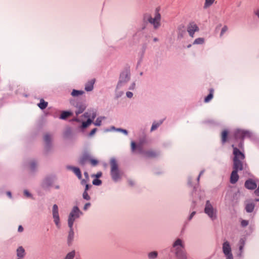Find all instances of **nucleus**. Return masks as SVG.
Returning a JSON list of instances; mask_svg holds the SVG:
<instances>
[{"mask_svg": "<svg viewBox=\"0 0 259 259\" xmlns=\"http://www.w3.org/2000/svg\"><path fill=\"white\" fill-rule=\"evenodd\" d=\"M82 197L83 199L87 200H89L91 199L90 196L89 195L88 192L86 191H84V192L83 193Z\"/></svg>", "mask_w": 259, "mask_h": 259, "instance_id": "a19ab883", "label": "nucleus"}, {"mask_svg": "<svg viewBox=\"0 0 259 259\" xmlns=\"http://www.w3.org/2000/svg\"><path fill=\"white\" fill-rule=\"evenodd\" d=\"M101 176H102V172H99L96 174V177L98 178L101 177Z\"/></svg>", "mask_w": 259, "mask_h": 259, "instance_id": "4d7b16f0", "label": "nucleus"}, {"mask_svg": "<svg viewBox=\"0 0 259 259\" xmlns=\"http://www.w3.org/2000/svg\"><path fill=\"white\" fill-rule=\"evenodd\" d=\"M121 89V88H117V85H116L115 91V96L116 98L121 97L123 94V92L120 90Z\"/></svg>", "mask_w": 259, "mask_h": 259, "instance_id": "bb28decb", "label": "nucleus"}, {"mask_svg": "<svg viewBox=\"0 0 259 259\" xmlns=\"http://www.w3.org/2000/svg\"><path fill=\"white\" fill-rule=\"evenodd\" d=\"M228 132L226 131H224L222 134V140L223 143L226 141Z\"/></svg>", "mask_w": 259, "mask_h": 259, "instance_id": "e433bc0d", "label": "nucleus"}, {"mask_svg": "<svg viewBox=\"0 0 259 259\" xmlns=\"http://www.w3.org/2000/svg\"><path fill=\"white\" fill-rule=\"evenodd\" d=\"M96 131H97V129H96V128H94V129H93V130L91 131V133H90V135L91 136H92L94 135L95 134V133L96 132Z\"/></svg>", "mask_w": 259, "mask_h": 259, "instance_id": "603ef678", "label": "nucleus"}, {"mask_svg": "<svg viewBox=\"0 0 259 259\" xmlns=\"http://www.w3.org/2000/svg\"><path fill=\"white\" fill-rule=\"evenodd\" d=\"M69 168L74 172V173L77 176L78 179H81V174L80 169L76 167H69Z\"/></svg>", "mask_w": 259, "mask_h": 259, "instance_id": "393cba45", "label": "nucleus"}, {"mask_svg": "<svg viewBox=\"0 0 259 259\" xmlns=\"http://www.w3.org/2000/svg\"><path fill=\"white\" fill-rule=\"evenodd\" d=\"M112 130H114V131H116V128L115 127L112 126Z\"/></svg>", "mask_w": 259, "mask_h": 259, "instance_id": "69168bd1", "label": "nucleus"}, {"mask_svg": "<svg viewBox=\"0 0 259 259\" xmlns=\"http://www.w3.org/2000/svg\"><path fill=\"white\" fill-rule=\"evenodd\" d=\"M52 214L53 222L57 228H60L61 226L60 217L58 206L55 204H53L52 208Z\"/></svg>", "mask_w": 259, "mask_h": 259, "instance_id": "6e6552de", "label": "nucleus"}, {"mask_svg": "<svg viewBox=\"0 0 259 259\" xmlns=\"http://www.w3.org/2000/svg\"><path fill=\"white\" fill-rule=\"evenodd\" d=\"M87 160H89L91 162V164L94 166L96 165L98 163L97 160L91 159L90 158V155L88 154L83 155L82 157L80 158V163L83 164L85 163Z\"/></svg>", "mask_w": 259, "mask_h": 259, "instance_id": "f8f14e48", "label": "nucleus"}, {"mask_svg": "<svg viewBox=\"0 0 259 259\" xmlns=\"http://www.w3.org/2000/svg\"><path fill=\"white\" fill-rule=\"evenodd\" d=\"M146 155L148 157H153L156 155V153L153 151H149L145 153Z\"/></svg>", "mask_w": 259, "mask_h": 259, "instance_id": "58836bf2", "label": "nucleus"}, {"mask_svg": "<svg viewBox=\"0 0 259 259\" xmlns=\"http://www.w3.org/2000/svg\"><path fill=\"white\" fill-rule=\"evenodd\" d=\"M91 206L90 203H87L83 206V210H87Z\"/></svg>", "mask_w": 259, "mask_h": 259, "instance_id": "8fccbe9b", "label": "nucleus"}, {"mask_svg": "<svg viewBox=\"0 0 259 259\" xmlns=\"http://www.w3.org/2000/svg\"><path fill=\"white\" fill-rule=\"evenodd\" d=\"M93 184L95 185L99 186L101 184V181L98 179H95L93 181Z\"/></svg>", "mask_w": 259, "mask_h": 259, "instance_id": "c03bdc74", "label": "nucleus"}, {"mask_svg": "<svg viewBox=\"0 0 259 259\" xmlns=\"http://www.w3.org/2000/svg\"><path fill=\"white\" fill-rule=\"evenodd\" d=\"M254 208V204L252 202H248L246 203L245 206V209L247 212H252Z\"/></svg>", "mask_w": 259, "mask_h": 259, "instance_id": "5701e85b", "label": "nucleus"}, {"mask_svg": "<svg viewBox=\"0 0 259 259\" xmlns=\"http://www.w3.org/2000/svg\"><path fill=\"white\" fill-rule=\"evenodd\" d=\"M37 162L34 160L30 161V162L29 163V165H28L29 169L32 171L35 170L37 167Z\"/></svg>", "mask_w": 259, "mask_h": 259, "instance_id": "a878e982", "label": "nucleus"}, {"mask_svg": "<svg viewBox=\"0 0 259 259\" xmlns=\"http://www.w3.org/2000/svg\"><path fill=\"white\" fill-rule=\"evenodd\" d=\"M48 106V102L44 101L43 99H41L40 100V102L39 104H38V106L41 109H45Z\"/></svg>", "mask_w": 259, "mask_h": 259, "instance_id": "c756f323", "label": "nucleus"}, {"mask_svg": "<svg viewBox=\"0 0 259 259\" xmlns=\"http://www.w3.org/2000/svg\"><path fill=\"white\" fill-rule=\"evenodd\" d=\"M246 240L245 238H241L238 242V246H239V252L238 254V255L241 256H242L243 252V247L245 244Z\"/></svg>", "mask_w": 259, "mask_h": 259, "instance_id": "4468645a", "label": "nucleus"}, {"mask_svg": "<svg viewBox=\"0 0 259 259\" xmlns=\"http://www.w3.org/2000/svg\"><path fill=\"white\" fill-rule=\"evenodd\" d=\"M255 14L259 18V9H257L255 11Z\"/></svg>", "mask_w": 259, "mask_h": 259, "instance_id": "6e6d98bb", "label": "nucleus"}, {"mask_svg": "<svg viewBox=\"0 0 259 259\" xmlns=\"http://www.w3.org/2000/svg\"><path fill=\"white\" fill-rule=\"evenodd\" d=\"M104 119V117H99L97 118L95 122H94V124L96 126H100L101 124V122Z\"/></svg>", "mask_w": 259, "mask_h": 259, "instance_id": "c9c22d12", "label": "nucleus"}, {"mask_svg": "<svg viewBox=\"0 0 259 259\" xmlns=\"http://www.w3.org/2000/svg\"><path fill=\"white\" fill-rule=\"evenodd\" d=\"M23 194H24V195L27 198H32V194L27 190H24L23 191Z\"/></svg>", "mask_w": 259, "mask_h": 259, "instance_id": "ea45409f", "label": "nucleus"}, {"mask_svg": "<svg viewBox=\"0 0 259 259\" xmlns=\"http://www.w3.org/2000/svg\"><path fill=\"white\" fill-rule=\"evenodd\" d=\"M110 175L112 179L114 182L120 181L122 177V172L119 169L117 160L114 158H111L110 160Z\"/></svg>", "mask_w": 259, "mask_h": 259, "instance_id": "f257e3e1", "label": "nucleus"}, {"mask_svg": "<svg viewBox=\"0 0 259 259\" xmlns=\"http://www.w3.org/2000/svg\"><path fill=\"white\" fill-rule=\"evenodd\" d=\"M203 172H204V170H202V171H200V172L199 174V175L198 176V178L197 179L198 181H199L200 177L203 174Z\"/></svg>", "mask_w": 259, "mask_h": 259, "instance_id": "052dcab7", "label": "nucleus"}, {"mask_svg": "<svg viewBox=\"0 0 259 259\" xmlns=\"http://www.w3.org/2000/svg\"><path fill=\"white\" fill-rule=\"evenodd\" d=\"M44 139L46 146L49 147L52 141V136L49 134H46L44 137Z\"/></svg>", "mask_w": 259, "mask_h": 259, "instance_id": "412c9836", "label": "nucleus"}, {"mask_svg": "<svg viewBox=\"0 0 259 259\" xmlns=\"http://www.w3.org/2000/svg\"><path fill=\"white\" fill-rule=\"evenodd\" d=\"M237 171L236 170H233L232 172L231 178H230V182L232 184L235 183L238 180V175L237 174Z\"/></svg>", "mask_w": 259, "mask_h": 259, "instance_id": "a211bd4d", "label": "nucleus"}, {"mask_svg": "<svg viewBox=\"0 0 259 259\" xmlns=\"http://www.w3.org/2000/svg\"><path fill=\"white\" fill-rule=\"evenodd\" d=\"M18 232H22L23 231V228L21 226H19L18 229Z\"/></svg>", "mask_w": 259, "mask_h": 259, "instance_id": "5fc2aeb1", "label": "nucleus"}, {"mask_svg": "<svg viewBox=\"0 0 259 259\" xmlns=\"http://www.w3.org/2000/svg\"><path fill=\"white\" fill-rule=\"evenodd\" d=\"M84 175H85V177H86V178H88V173H87V172H84Z\"/></svg>", "mask_w": 259, "mask_h": 259, "instance_id": "0e129e2a", "label": "nucleus"}, {"mask_svg": "<svg viewBox=\"0 0 259 259\" xmlns=\"http://www.w3.org/2000/svg\"><path fill=\"white\" fill-rule=\"evenodd\" d=\"M245 186L246 188L248 189H254L256 187V184L251 180H249L246 181Z\"/></svg>", "mask_w": 259, "mask_h": 259, "instance_id": "f3484780", "label": "nucleus"}, {"mask_svg": "<svg viewBox=\"0 0 259 259\" xmlns=\"http://www.w3.org/2000/svg\"><path fill=\"white\" fill-rule=\"evenodd\" d=\"M137 150L141 151V146L140 145H137Z\"/></svg>", "mask_w": 259, "mask_h": 259, "instance_id": "13d9d810", "label": "nucleus"}, {"mask_svg": "<svg viewBox=\"0 0 259 259\" xmlns=\"http://www.w3.org/2000/svg\"><path fill=\"white\" fill-rule=\"evenodd\" d=\"M126 96L128 98H132L133 96V94L132 92L128 91L126 93Z\"/></svg>", "mask_w": 259, "mask_h": 259, "instance_id": "09e8293b", "label": "nucleus"}, {"mask_svg": "<svg viewBox=\"0 0 259 259\" xmlns=\"http://www.w3.org/2000/svg\"><path fill=\"white\" fill-rule=\"evenodd\" d=\"M93 120L91 118H88L87 121H83L82 122L81 127L82 128H86L89 126L92 122Z\"/></svg>", "mask_w": 259, "mask_h": 259, "instance_id": "2f4dec72", "label": "nucleus"}, {"mask_svg": "<svg viewBox=\"0 0 259 259\" xmlns=\"http://www.w3.org/2000/svg\"><path fill=\"white\" fill-rule=\"evenodd\" d=\"M75 255V250H72L68 252L65 257V259H73Z\"/></svg>", "mask_w": 259, "mask_h": 259, "instance_id": "473e14b6", "label": "nucleus"}, {"mask_svg": "<svg viewBox=\"0 0 259 259\" xmlns=\"http://www.w3.org/2000/svg\"><path fill=\"white\" fill-rule=\"evenodd\" d=\"M185 246L184 241L180 238H177L173 242L171 250L175 254L184 251Z\"/></svg>", "mask_w": 259, "mask_h": 259, "instance_id": "0eeeda50", "label": "nucleus"}, {"mask_svg": "<svg viewBox=\"0 0 259 259\" xmlns=\"http://www.w3.org/2000/svg\"><path fill=\"white\" fill-rule=\"evenodd\" d=\"M215 1V0H204V3L203 7V9L206 10L210 8L214 3Z\"/></svg>", "mask_w": 259, "mask_h": 259, "instance_id": "4be33fe9", "label": "nucleus"}, {"mask_svg": "<svg viewBox=\"0 0 259 259\" xmlns=\"http://www.w3.org/2000/svg\"><path fill=\"white\" fill-rule=\"evenodd\" d=\"M222 250L226 259H233L231 244L228 241H224L222 244Z\"/></svg>", "mask_w": 259, "mask_h": 259, "instance_id": "1a4fd4ad", "label": "nucleus"}, {"mask_svg": "<svg viewBox=\"0 0 259 259\" xmlns=\"http://www.w3.org/2000/svg\"><path fill=\"white\" fill-rule=\"evenodd\" d=\"M116 131L121 132L125 135H127V134H128L127 131L125 129L118 128L116 129Z\"/></svg>", "mask_w": 259, "mask_h": 259, "instance_id": "79ce46f5", "label": "nucleus"}, {"mask_svg": "<svg viewBox=\"0 0 259 259\" xmlns=\"http://www.w3.org/2000/svg\"><path fill=\"white\" fill-rule=\"evenodd\" d=\"M77 110L75 111L76 115L82 113L86 108V106L84 104H78L76 106Z\"/></svg>", "mask_w": 259, "mask_h": 259, "instance_id": "aec40b11", "label": "nucleus"}, {"mask_svg": "<svg viewBox=\"0 0 259 259\" xmlns=\"http://www.w3.org/2000/svg\"><path fill=\"white\" fill-rule=\"evenodd\" d=\"M72 113L71 112L69 111H63L60 116V118L62 119H66L67 117H69V116L72 115Z\"/></svg>", "mask_w": 259, "mask_h": 259, "instance_id": "7c9ffc66", "label": "nucleus"}, {"mask_svg": "<svg viewBox=\"0 0 259 259\" xmlns=\"http://www.w3.org/2000/svg\"><path fill=\"white\" fill-rule=\"evenodd\" d=\"M157 40H158V39H157V38H154V41H157Z\"/></svg>", "mask_w": 259, "mask_h": 259, "instance_id": "338daca9", "label": "nucleus"}, {"mask_svg": "<svg viewBox=\"0 0 259 259\" xmlns=\"http://www.w3.org/2000/svg\"><path fill=\"white\" fill-rule=\"evenodd\" d=\"M54 188L56 189H59L60 188V186L59 185H56L54 186Z\"/></svg>", "mask_w": 259, "mask_h": 259, "instance_id": "680f3d73", "label": "nucleus"}, {"mask_svg": "<svg viewBox=\"0 0 259 259\" xmlns=\"http://www.w3.org/2000/svg\"><path fill=\"white\" fill-rule=\"evenodd\" d=\"M242 143H240V144H239V147L241 148V147H242Z\"/></svg>", "mask_w": 259, "mask_h": 259, "instance_id": "774afa93", "label": "nucleus"}, {"mask_svg": "<svg viewBox=\"0 0 259 259\" xmlns=\"http://www.w3.org/2000/svg\"><path fill=\"white\" fill-rule=\"evenodd\" d=\"M241 224L243 227H246L248 224V222L246 220H242L241 222Z\"/></svg>", "mask_w": 259, "mask_h": 259, "instance_id": "de8ad7c7", "label": "nucleus"}, {"mask_svg": "<svg viewBox=\"0 0 259 259\" xmlns=\"http://www.w3.org/2000/svg\"><path fill=\"white\" fill-rule=\"evenodd\" d=\"M69 231L68 232V237H67V242L69 244H71L73 240L74 236V232L73 231V227H69Z\"/></svg>", "mask_w": 259, "mask_h": 259, "instance_id": "2eb2a0df", "label": "nucleus"}, {"mask_svg": "<svg viewBox=\"0 0 259 259\" xmlns=\"http://www.w3.org/2000/svg\"><path fill=\"white\" fill-rule=\"evenodd\" d=\"M250 136V133L248 132L244 131L243 130H238L236 131L235 133V138L236 139L237 138H241L243 139V138L246 137H249Z\"/></svg>", "mask_w": 259, "mask_h": 259, "instance_id": "ddd939ff", "label": "nucleus"}, {"mask_svg": "<svg viewBox=\"0 0 259 259\" xmlns=\"http://www.w3.org/2000/svg\"><path fill=\"white\" fill-rule=\"evenodd\" d=\"M159 126V124L158 123H153L151 126V131H153L155 130Z\"/></svg>", "mask_w": 259, "mask_h": 259, "instance_id": "a18cd8bd", "label": "nucleus"}, {"mask_svg": "<svg viewBox=\"0 0 259 259\" xmlns=\"http://www.w3.org/2000/svg\"><path fill=\"white\" fill-rule=\"evenodd\" d=\"M144 20L152 24L154 29H157L161 25V15L158 12L155 13L154 17L149 15H145Z\"/></svg>", "mask_w": 259, "mask_h": 259, "instance_id": "39448f33", "label": "nucleus"}, {"mask_svg": "<svg viewBox=\"0 0 259 259\" xmlns=\"http://www.w3.org/2000/svg\"><path fill=\"white\" fill-rule=\"evenodd\" d=\"M74 121H78L79 122V120L77 118H75L74 119H73Z\"/></svg>", "mask_w": 259, "mask_h": 259, "instance_id": "e2e57ef3", "label": "nucleus"}, {"mask_svg": "<svg viewBox=\"0 0 259 259\" xmlns=\"http://www.w3.org/2000/svg\"><path fill=\"white\" fill-rule=\"evenodd\" d=\"M174 254L177 259H188L187 253L185 250Z\"/></svg>", "mask_w": 259, "mask_h": 259, "instance_id": "dca6fc26", "label": "nucleus"}, {"mask_svg": "<svg viewBox=\"0 0 259 259\" xmlns=\"http://www.w3.org/2000/svg\"><path fill=\"white\" fill-rule=\"evenodd\" d=\"M196 212L195 211H193L190 215V216L189 217V220H191L192 218L194 217V215L195 214Z\"/></svg>", "mask_w": 259, "mask_h": 259, "instance_id": "3c124183", "label": "nucleus"}, {"mask_svg": "<svg viewBox=\"0 0 259 259\" xmlns=\"http://www.w3.org/2000/svg\"><path fill=\"white\" fill-rule=\"evenodd\" d=\"M199 30L198 25L194 22L190 23L187 27V31L192 37H194L195 32H198Z\"/></svg>", "mask_w": 259, "mask_h": 259, "instance_id": "9b49d317", "label": "nucleus"}, {"mask_svg": "<svg viewBox=\"0 0 259 259\" xmlns=\"http://www.w3.org/2000/svg\"><path fill=\"white\" fill-rule=\"evenodd\" d=\"M83 93V91L73 90L71 94L73 97H78L81 96Z\"/></svg>", "mask_w": 259, "mask_h": 259, "instance_id": "c85d7f7f", "label": "nucleus"}, {"mask_svg": "<svg viewBox=\"0 0 259 259\" xmlns=\"http://www.w3.org/2000/svg\"><path fill=\"white\" fill-rule=\"evenodd\" d=\"M15 253L16 259H24L26 255V250L22 245H19L17 247Z\"/></svg>", "mask_w": 259, "mask_h": 259, "instance_id": "9d476101", "label": "nucleus"}, {"mask_svg": "<svg viewBox=\"0 0 259 259\" xmlns=\"http://www.w3.org/2000/svg\"><path fill=\"white\" fill-rule=\"evenodd\" d=\"M228 27L227 26H224L223 28L221 29V31L220 33V35L222 36L227 30H228Z\"/></svg>", "mask_w": 259, "mask_h": 259, "instance_id": "37998d69", "label": "nucleus"}, {"mask_svg": "<svg viewBox=\"0 0 259 259\" xmlns=\"http://www.w3.org/2000/svg\"><path fill=\"white\" fill-rule=\"evenodd\" d=\"M232 147H233V154L234 155L233 159L234 170L236 171L241 170L243 167L241 160H243L244 158V155L236 147H234L233 145Z\"/></svg>", "mask_w": 259, "mask_h": 259, "instance_id": "f03ea898", "label": "nucleus"}, {"mask_svg": "<svg viewBox=\"0 0 259 259\" xmlns=\"http://www.w3.org/2000/svg\"><path fill=\"white\" fill-rule=\"evenodd\" d=\"M131 78V73L128 70H125L121 72L119 80L117 83V88H122L125 86Z\"/></svg>", "mask_w": 259, "mask_h": 259, "instance_id": "423d86ee", "label": "nucleus"}, {"mask_svg": "<svg viewBox=\"0 0 259 259\" xmlns=\"http://www.w3.org/2000/svg\"><path fill=\"white\" fill-rule=\"evenodd\" d=\"M83 116L88 119L91 118L92 119H94L96 116V114L94 111H90L84 113Z\"/></svg>", "mask_w": 259, "mask_h": 259, "instance_id": "6ab92c4d", "label": "nucleus"}, {"mask_svg": "<svg viewBox=\"0 0 259 259\" xmlns=\"http://www.w3.org/2000/svg\"><path fill=\"white\" fill-rule=\"evenodd\" d=\"M157 255L158 253L155 251L150 252L148 254V257L150 259H155L157 257Z\"/></svg>", "mask_w": 259, "mask_h": 259, "instance_id": "72a5a7b5", "label": "nucleus"}, {"mask_svg": "<svg viewBox=\"0 0 259 259\" xmlns=\"http://www.w3.org/2000/svg\"><path fill=\"white\" fill-rule=\"evenodd\" d=\"M7 195L10 197V198H12V194L10 192V191H8L7 192Z\"/></svg>", "mask_w": 259, "mask_h": 259, "instance_id": "bf43d9fd", "label": "nucleus"}, {"mask_svg": "<svg viewBox=\"0 0 259 259\" xmlns=\"http://www.w3.org/2000/svg\"><path fill=\"white\" fill-rule=\"evenodd\" d=\"M91 187V186H90L88 184H86L85 185V190H84V191H86L87 192V191L89 189V188Z\"/></svg>", "mask_w": 259, "mask_h": 259, "instance_id": "864d4df0", "label": "nucleus"}, {"mask_svg": "<svg viewBox=\"0 0 259 259\" xmlns=\"http://www.w3.org/2000/svg\"><path fill=\"white\" fill-rule=\"evenodd\" d=\"M213 90H210L209 94L205 98L204 102L207 103L210 101L213 98Z\"/></svg>", "mask_w": 259, "mask_h": 259, "instance_id": "f704fd0d", "label": "nucleus"}, {"mask_svg": "<svg viewBox=\"0 0 259 259\" xmlns=\"http://www.w3.org/2000/svg\"><path fill=\"white\" fill-rule=\"evenodd\" d=\"M94 83L93 80L89 81L85 85V90L88 92L92 91L94 88Z\"/></svg>", "mask_w": 259, "mask_h": 259, "instance_id": "b1692460", "label": "nucleus"}, {"mask_svg": "<svg viewBox=\"0 0 259 259\" xmlns=\"http://www.w3.org/2000/svg\"><path fill=\"white\" fill-rule=\"evenodd\" d=\"M136 88V83L135 82H133L131 83L130 85L128 87V89L130 90H134Z\"/></svg>", "mask_w": 259, "mask_h": 259, "instance_id": "49530a36", "label": "nucleus"}, {"mask_svg": "<svg viewBox=\"0 0 259 259\" xmlns=\"http://www.w3.org/2000/svg\"><path fill=\"white\" fill-rule=\"evenodd\" d=\"M205 39L203 37H198L196 38L193 42V45H202L204 43Z\"/></svg>", "mask_w": 259, "mask_h": 259, "instance_id": "cd10ccee", "label": "nucleus"}, {"mask_svg": "<svg viewBox=\"0 0 259 259\" xmlns=\"http://www.w3.org/2000/svg\"><path fill=\"white\" fill-rule=\"evenodd\" d=\"M131 146L132 152L133 153L135 152L136 150H137V145L135 143V142L134 141H132L131 143Z\"/></svg>", "mask_w": 259, "mask_h": 259, "instance_id": "4c0bfd02", "label": "nucleus"}, {"mask_svg": "<svg viewBox=\"0 0 259 259\" xmlns=\"http://www.w3.org/2000/svg\"><path fill=\"white\" fill-rule=\"evenodd\" d=\"M82 214V213L79 208L77 206H74L68 216L67 224L68 227H73L75 220L79 219Z\"/></svg>", "mask_w": 259, "mask_h": 259, "instance_id": "7ed1b4c3", "label": "nucleus"}, {"mask_svg": "<svg viewBox=\"0 0 259 259\" xmlns=\"http://www.w3.org/2000/svg\"><path fill=\"white\" fill-rule=\"evenodd\" d=\"M204 211L211 220L217 218V209L209 200L206 201Z\"/></svg>", "mask_w": 259, "mask_h": 259, "instance_id": "20e7f679", "label": "nucleus"}]
</instances>
